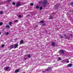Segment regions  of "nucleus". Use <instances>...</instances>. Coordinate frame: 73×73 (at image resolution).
Masks as SVG:
<instances>
[{
	"mask_svg": "<svg viewBox=\"0 0 73 73\" xmlns=\"http://www.w3.org/2000/svg\"><path fill=\"white\" fill-rule=\"evenodd\" d=\"M47 0H44L43 1L42 3V4H43V6L44 7H46V6H47Z\"/></svg>",
	"mask_w": 73,
	"mask_h": 73,
	"instance_id": "nucleus-1",
	"label": "nucleus"
},
{
	"mask_svg": "<svg viewBox=\"0 0 73 73\" xmlns=\"http://www.w3.org/2000/svg\"><path fill=\"white\" fill-rule=\"evenodd\" d=\"M13 46L14 47V48H16L18 46V44H13Z\"/></svg>",
	"mask_w": 73,
	"mask_h": 73,
	"instance_id": "nucleus-2",
	"label": "nucleus"
},
{
	"mask_svg": "<svg viewBox=\"0 0 73 73\" xmlns=\"http://www.w3.org/2000/svg\"><path fill=\"white\" fill-rule=\"evenodd\" d=\"M16 5L17 7H19V6H20V3L19 2H18L17 3Z\"/></svg>",
	"mask_w": 73,
	"mask_h": 73,
	"instance_id": "nucleus-3",
	"label": "nucleus"
},
{
	"mask_svg": "<svg viewBox=\"0 0 73 73\" xmlns=\"http://www.w3.org/2000/svg\"><path fill=\"white\" fill-rule=\"evenodd\" d=\"M52 68V67H49L48 69L47 70V71H50V70H51V69Z\"/></svg>",
	"mask_w": 73,
	"mask_h": 73,
	"instance_id": "nucleus-4",
	"label": "nucleus"
},
{
	"mask_svg": "<svg viewBox=\"0 0 73 73\" xmlns=\"http://www.w3.org/2000/svg\"><path fill=\"white\" fill-rule=\"evenodd\" d=\"M19 72V69H18L16 70L15 71V73H18V72Z\"/></svg>",
	"mask_w": 73,
	"mask_h": 73,
	"instance_id": "nucleus-5",
	"label": "nucleus"
},
{
	"mask_svg": "<svg viewBox=\"0 0 73 73\" xmlns=\"http://www.w3.org/2000/svg\"><path fill=\"white\" fill-rule=\"evenodd\" d=\"M10 48L11 49L14 48V46H13V45H12L10 46Z\"/></svg>",
	"mask_w": 73,
	"mask_h": 73,
	"instance_id": "nucleus-6",
	"label": "nucleus"
},
{
	"mask_svg": "<svg viewBox=\"0 0 73 73\" xmlns=\"http://www.w3.org/2000/svg\"><path fill=\"white\" fill-rule=\"evenodd\" d=\"M23 42H24V40H22L21 41L20 44H23Z\"/></svg>",
	"mask_w": 73,
	"mask_h": 73,
	"instance_id": "nucleus-7",
	"label": "nucleus"
},
{
	"mask_svg": "<svg viewBox=\"0 0 73 73\" xmlns=\"http://www.w3.org/2000/svg\"><path fill=\"white\" fill-rule=\"evenodd\" d=\"M68 66H69V67H71L72 66V64H70L68 65Z\"/></svg>",
	"mask_w": 73,
	"mask_h": 73,
	"instance_id": "nucleus-8",
	"label": "nucleus"
},
{
	"mask_svg": "<svg viewBox=\"0 0 73 73\" xmlns=\"http://www.w3.org/2000/svg\"><path fill=\"white\" fill-rule=\"evenodd\" d=\"M6 27L7 28H10V26L9 25H7L6 26Z\"/></svg>",
	"mask_w": 73,
	"mask_h": 73,
	"instance_id": "nucleus-9",
	"label": "nucleus"
},
{
	"mask_svg": "<svg viewBox=\"0 0 73 73\" xmlns=\"http://www.w3.org/2000/svg\"><path fill=\"white\" fill-rule=\"evenodd\" d=\"M40 23H44V21L42 20L40 22Z\"/></svg>",
	"mask_w": 73,
	"mask_h": 73,
	"instance_id": "nucleus-10",
	"label": "nucleus"
},
{
	"mask_svg": "<svg viewBox=\"0 0 73 73\" xmlns=\"http://www.w3.org/2000/svg\"><path fill=\"white\" fill-rule=\"evenodd\" d=\"M60 52L61 53H64V51L62 50H60Z\"/></svg>",
	"mask_w": 73,
	"mask_h": 73,
	"instance_id": "nucleus-11",
	"label": "nucleus"
},
{
	"mask_svg": "<svg viewBox=\"0 0 73 73\" xmlns=\"http://www.w3.org/2000/svg\"><path fill=\"white\" fill-rule=\"evenodd\" d=\"M12 24V23L11 22H10L9 23V25H11Z\"/></svg>",
	"mask_w": 73,
	"mask_h": 73,
	"instance_id": "nucleus-12",
	"label": "nucleus"
},
{
	"mask_svg": "<svg viewBox=\"0 0 73 73\" xmlns=\"http://www.w3.org/2000/svg\"><path fill=\"white\" fill-rule=\"evenodd\" d=\"M5 34L6 35H9V32H7L5 33Z\"/></svg>",
	"mask_w": 73,
	"mask_h": 73,
	"instance_id": "nucleus-13",
	"label": "nucleus"
},
{
	"mask_svg": "<svg viewBox=\"0 0 73 73\" xmlns=\"http://www.w3.org/2000/svg\"><path fill=\"white\" fill-rule=\"evenodd\" d=\"M52 46H54V42H52Z\"/></svg>",
	"mask_w": 73,
	"mask_h": 73,
	"instance_id": "nucleus-14",
	"label": "nucleus"
},
{
	"mask_svg": "<svg viewBox=\"0 0 73 73\" xmlns=\"http://www.w3.org/2000/svg\"><path fill=\"white\" fill-rule=\"evenodd\" d=\"M42 7H40L39 8V9L40 10H42Z\"/></svg>",
	"mask_w": 73,
	"mask_h": 73,
	"instance_id": "nucleus-15",
	"label": "nucleus"
},
{
	"mask_svg": "<svg viewBox=\"0 0 73 73\" xmlns=\"http://www.w3.org/2000/svg\"><path fill=\"white\" fill-rule=\"evenodd\" d=\"M5 46V45L4 44H2L1 46L2 48H3V47H4V46Z\"/></svg>",
	"mask_w": 73,
	"mask_h": 73,
	"instance_id": "nucleus-16",
	"label": "nucleus"
},
{
	"mask_svg": "<svg viewBox=\"0 0 73 73\" xmlns=\"http://www.w3.org/2000/svg\"><path fill=\"white\" fill-rule=\"evenodd\" d=\"M38 8H39V6H37L36 7V9H38Z\"/></svg>",
	"mask_w": 73,
	"mask_h": 73,
	"instance_id": "nucleus-17",
	"label": "nucleus"
},
{
	"mask_svg": "<svg viewBox=\"0 0 73 73\" xmlns=\"http://www.w3.org/2000/svg\"><path fill=\"white\" fill-rule=\"evenodd\" d=\"M3 23L2 22H0V25H3Z\"/></svg>",
	"mask_w": 73,
	"mask_h": 73,
	"instance_id": "nucleus-18",
	"label": "nucleus"
},
{
	"mask_svg": "<svg viewBox=\"0 0 73 73\" xmlns=\"http://www.w3.org/2000/svg\"><path fill=\"white\" fill-rule=\"evenodd\" d=\"M9 69V67H7L6 68L5 70H8Z\"/></svg>",
	"mask_w": 73,
	"mask_h": 73,
	"instance_id": "nucleus-19",
	"label": "nucleus"
},
{
	"mask_svg": "<svg viewBox=\"0 0 73 73\" xmlns=\"http://www.w3.org/2000/svg\"><path fill=\"white\" fill-rule=\"evenodd\" d=\"M0 14H3V11H0Z\"/></svg>",
	"mask_w": 73,
	"mask_h": 73,
	"instance_id": "nucleus-20",
	"label": "nucleus"
},
{
	"mask_svg": "<svg viewBox=\"0 0 73 73\" xmlns=\"http://www.w3.org/2000/svg\"><path fill=\"white\" fill-rule=\"evenodd\" d=\"M39 3H40V4H42V1H40Z\"/></svg>",
	"mask_w": 73,
	"mask_h": 73,
	"instance_id": "nucleus-21",
	"label": "nucleus"
},
{
	"mask_svg": "<svg viewBox=\"0 0 73 73\" xmlns=\"http://www.w3.org/2000/svg\"><path fill=\"white\" fill-rule=\"evenodd\" d=\"M18 17H19V18H20V17H21V16L20 15H19L18 16Z\"/></svg>",
	"mask_w": 73,
	"mask_h": 73,
	"instance_id": "nucleus-22",
	"label": "nucleus"
},
{
	"mask_svg": "<svg viewBox=\"0 0 73 73\" xmlns=\"http://www.w3.org/2000/svg\"><path fill=\"white\" fill-rule=\"evenodd\" d=\"M16 4V3L15 2H13V5H15V4Z\"/></svg>",
	"mask_w": 73,
	"mask_h": 73,
	"instance_id": "nucleus-23",
	"label": "nucleus"
},
{
	"mask_svg": "<svg viewBox=\"0 0 73 73\" xmlns=\"http://www.w3.org/2000/svg\"><path fill=\"white\" fill-rule=\"evenodd\" d=\"M28 57L29 58H30V57H31V55L30 54L29 55Z\"/></svg>",
	"mask_w": 73,
	"mask_h": 73,
	"instance_id": "nucleus-24",
	"label": "nucleus"
},
{
	"mask_svg": "<svg viewBox=\"0 0 73 73\" xmlns=\"http://www.w3.org/2000/svg\"><path fill=\"white\" fill-rule=\"evenodd\" d=\"M66 62L67 63H69V60H67Z\"/></svg>",
	"mask_w": 73,
	"mask_h": 73,
	"instance_id": "nucleus-25",
	"label": "nucleus"
},
{
	"mask_svg": "<svg viewBox=\"0 0 73 73\" xmlns=\"http://www.w3.org/2000/svg\"><path fill=\"white\" fill-rule=\"evenodd\" d=\"M58 59L59 60H61V58H58Z\"/></svg>",
	"mask_w": 73,
	"mask_h": 73,
	"instance_id": "nucleus-26",
	"label": "nucleus"
},
{
	"mask_svg": "<svg viewBox=\"0 0 73 73\" xmlns=\"http://www.w3.org/2000/svg\"><path fill=\"white\" fill-rule=\"evenodd\" d=\"M33 5V3H31V6H32V5Z\"/></svg>",
	"mask_w": 73,
	"mask_h": 73,
	"instance_id": "nucleus-27",
	"label": "nucleus"
},
{
	"mask_svg": "<svg viewBox=\"0 0 73 73\" xmlns=\"http://www.w3.org/2000/svg\"><path fill=\"white\" fill-rule=\"evenodd\" d=\"M70 4L71 5H73V2H72Z\"/></svg>",
	"mask_w": 73,
	"mask_h": 73,
	"instance_id": "nucleus-28",
	"label": "nucleus"
},
{
	"mask_svg": "<svg viewBox=\"0 0 73 73\" xmlns=\"http://www.w3.org/2000/svg\"><path fill=\"white\" fill-rule=\"evenodd\" d=\"M15 22H17V21H18V20H15Z\"/></svg>",
	"mask_w": 73,
	"mask_h": 73,
	"instance_id": "nucleus-29",
	"label": "nucleus"
},
{
	"mask_svg": "<svg viewBox=\"0 0 73 73\" xmlns=\"http://www.w3.org/2000/svg\"><path fill=\"white\" fill-rule=\"evenodd\" d=\"M11 1V0H8L9 2H10Z\"/></svg>",
	"mask_w": 73,
	"mask_h": 73,
	"instance_id": "nucleus-30",
	"label": "nucleus"
},
{
	"mask_svg": "<svg viewBox=\"0 0 73 73\" xmlns=\"http://www.w3.org/2000/svg\"><path fill=\"white\" fill-rule=\"evenodd\" d=\"M42 72H43V73H45V71H43Z\"/></svg>",
	"mask_w": 73,
	"mask_h": 73,
	"instance_id": "nucleus-31",
	"label": "nucleus"
},
{
	"mask_svg": "<svg viewBox=\"0 0 73 73\" xmlns=\"http://www.w3.org/2000/svg\"><path fill=\"white\" fill-rule=\"evenodd\" d=\"M61 38H62V36H61L60 37Z\"/></svg>",
	"mask_w": 73,
	"mask_h": 73,
	"instance_id": "nucleus-32",
	"label": "nucleus"
},
{
	"mask_svg": "<svg viewBox=\"0 0 73 73\" xmlns=\"http://www.w3.org/2000/svg\"><path fill=\"white\" fill-rule=\"evenodd\" d=\"M37 26H38V25H36V27H37Z\"/></svg>",
	"mask_w": 73,
	"mask_h": 73,
	"instance_id": "nucleus-33",
	"label": "nucleus"
},
{
	"mask_svg": "<svg viewBox=\"0 0 73 73\" xmlns=\"http://www.w3.org/2000/svg\"><path fill=\"white\" fill-rule=\"evenodd\" d=\"M1 33H0V35H1Z\"/></svg>",
	"mask_w": 73,
	"mask_h": 73,
	"instance_id": "nucleus-34",
	"label": "nucleus"
},
{
	"mask_svg": "<svg viewBox=\"0 0 73 73\" xmlns=\"http://www.w3.org/2000/svg\"><path fill=\"white\" fill-rule=\"evenodd\" d=\"M64 36H66V35H65Z\"/></svg>",
	"mask_w": 73,
	"mask_h": 73,
	"instance_id": "nucleus-35",
	"label": "nucleus"
}]
</instances>
